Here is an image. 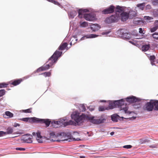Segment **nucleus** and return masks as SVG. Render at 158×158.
<instances>
[{"instance_id": "obj_23", "label": "nucleus", "mask_w": 158, "mask_h": 158, "mask_svg": "<svg viewBox=\"0 0 158 158\" xmlns=\"http://www.w3.org/2000/svg\"><path fill=\"white\" fill-rule=\"evenodd\" d=\"M77 13L75 10H73L69 13V18L73 19L77 15Z\"/></svg>"}, {"instance_id": "obj_40", "label": "nucleus", "mask_w": 158, "mask_h": 158, "mask_svg": "<svg viewBox=\"0 0 158 158\" xmlns=\"http://www.w3.org/2000/svg\"><path fill=\"white\" fill-rule=\"evenodd\" d=\"M121 32L122 33V36L125 39V37H126L128 35H129V33H124L122 32L121 31Z\"/></svg>"}, {"instance_id": "obj_13", "label": "nucleus", "mask_w": 158, "mask_h": 158, "mask_svg": "<svg viewBox=\"0 0 158 158\" xmlns=\"http://www.w3.org/2000/svg\"><path fill=\"white\" fill-rule=\"evenodd\" d=\"M115 9V7L113 5H110L109 7L104 10L102 11L103 14H106L113 13Z\"/></svg>"}, {"instance_id": "obj_32", "label": "nucleus", "mask_w": 158, "mask_h": 158, "mask_svg": "<svg viewBox=\"0 0 158 158\" xmlns=\"http://www.w3.org/2000/svg\"><path fill=\"white\" fill-rule=\"evenodd\" d=\"M154 110L158 111V101L154 100Z\"/></svg>"}, {"instance_id": "obj_12", "label": "nucleus", "mask_w": 158, "mask_h": 158, "mask_svg": "<svg viewBox=\"0 0 158 158\" xmlns=\"http://www.w3.org/2000/svg\"><path fill=\"white\" fill-rule=\"evenodd\" d=\"M36 140L39 143H43L48 139H47V137L42 136L40 135V132H38L36 133Z\"/></svg>"}, {"instance_id": "obj_3", "label": "nucleus", "mask_w": 158, "mask_h": 158, "mask_svg": "<svg viewBox=\"0 0 158 158\" xmlns=\"http://www.w3.org/2000/svg\"><path fill=\"white\" fill-rule=\"evenodd\" d=\"M128 8L123 6H118L116 8L115 12L120 13V19L122 22H124L129 19L128 12Z\"/></svg>"}, {"instance_id": "obj_59", "label": "nucleus", "mask_w": 158, "mask_h": 158, "mask_svg": "<svg viewBox=\"0 0 158 158\" xmlns=\"http://www.w3.org/2000/svg\"><path fill=\"white\" fill-rule=\"evenodd\" d=\"M74 42H75V43H76V42H77V39H76V38L75 39V40H74Z\"/></svg>"}, {"instance_id": "obj_38", "label": "nucleus", "mask_w": 158, "mask_h": 158, "mask_svg": "<svg viewBox=\"0 0 158 158\" xmlns=\"http://www.w3.org/2000/svg\"><path fill=\"white\" fill-rule=\"evenodd\" d=\"M158 29V28L157 27V26L156 27L155 26L154 27H153L151 28L150 29V31L151 32H153L156 31L157 29Z\"/></svg>"}, {"instance_id": "obj_56", "label": "nucleus", "mask_w": 158, "mask_h": 158, "mask_svg": "<svg viewBox=\"0 0 158 158\" xmlns=\"http://www.w3.org/2000/svg\"><path fill=\"white\" fill-rule=\"evenodd\" d=\"M48 1L53 3L54 0H47Z\"/></svg>"}, {"instance_id": "obj_39", "label": "nucleus", "mask_w": 158, "mask_h": 158, "mask_svg": "<svg viewBox=\"0 0 158 158\" xmlns=\"http://www.w3.org/2000/svg\"><path fill=\"white\" fill-rule=\"evenodd\" d=\"M64 120H63V121H56L54 122V123L55 124L59 125H60L61 124L63 123L64 121Z\"/></svg>"}, {"instance_id": "obj_4", "label": "nucleus", "mask_w": 158, "mask_h": 158, "mask_svg": "<svg viewBox=\"0 0 158 158\" xmlns=\"http://www.w3.org/2000/svg\"><path fill=\"white\" fill-rule=\"evenodd\" d=\"M20 120L24 122H40L42 123L45 124L47 127H48L49 125L51 122V121L48 119L38 118L35 117L23 118H21Z\"/></svg>"}, {"instance_id": "obj_37", "label": "nucleus", "mask_w": 158, "mask_h": 158, "mask_svg": "<svg viewBox=\"0 0 158 158\" xmlns=\"http://www.w3.org/2000/svg\"><path fill=\"white\" fill-rule=\"evenodd\" d=\"M5 93V90L4 89L0 90V97L4 95Z\"/></svg>"}, {"instance_id": "obj_62", "label": "nucleus", "mask_w": 158, "mask_h": 158, "mask_svg": "<svg viewBox=\"0 0 158 158\" xmlns=\"http://www.w3.org/2000/svg\"><path fill=\"white\" fill-rule=\"evenodd\" d=\"M129 42L132 44H134L133 42L132 41H129Z\"/></svg>"}, {"instance_id": "obj_19", "label": "nucleus", "mask_w": 158, "mask_h": 158, "mask_svg": "<svg viewBox=\"0 0 158 158\" xmlns=\"http://www.w3.org/2000/svg\"><path fill=\"white\" fill-rule=\"evenodd\" d=\"M88 22L82 20H80L79 22V27L80 28H86L89 26Z\"/></svg>"}, {"instance_id": "obj_6", "label": "nucleus", "mask_w": 158, "mask_h": 158, "mask_svg": "<svg viewBox=\"0 0 158 158\" xmlns=\"http://www.w3.org/2000/svg\"><path fill=\"white\" fill-rule=\"evenodd\" d=\"M125 99H122L120 100L114 101H109L108 108L109 109H112L117 107L120 108V107L123 105Z\"/></svg>"}, {"instance_id": "obj_8", "label": "nucleus", "mask_w": 158, "mask_h": 158, "mask_svg": "<svg viewBox=\"0 0 158 158\" xmlns=\"http://www.w3.org/2000/svg\"><path fill=\"white\" fill-rule=\"evenodd\" d=\"M115 15H112L110 17L107 18L105 19L106 23H117L120 19L119 15L115 12Z\"/></svg>"}, {"instance_id": "obj_42", "label": "nucleus", "mask_w": 158, "mask_h": 158, "mask_svg": "<svg viewBox=\"0 0 158 158\" xmlns=\"http://www.w3.org/2000/svg\"><path fill=\"white\" fill-rule=\"evenodd\" d=\"M123 147L124 148L129 149L131 148L132 147V146L131 145H127L124 146Z\"/></svg>"}, {"instance_id": "obj_54", "label": "nucleus", "mask_w": 158, "mask_h": 158, "mask_svg": "<svg viewBox=\"0 0 158 158\" xmlns=\"http://www.w3.org/2000/svg\"><path fill=\"white\" fill-rule=\"evenodd\" d=\"M146 8L148 9H150L151 8V6L149 5H147L146 6Z\"/></svg>"}, {"instance_id": "obj_1", "label": "nucleus", "mask_w": 158, "mask_h": 158, "mask_svg": "<svg viewBox=\"0 0 158 158\" xmlns=\"http://www.w3.org/2000/svg\"><path fill=\"white\" fill-rule=\"evenodd\" d=\"M62 53V52L56 50L49 59L48 61V64L44 65L38 69L34 73L44 71L50 68H52V66L56 62L58 58L61 56Z\"/></svg>"}, {"instance_id": "obj_17", "label": "nucleus", "mask_w": 158, "mask_h": 158, "mask_svg": "<svg viewBox=\"0 0 158 158\" xmlns=\"http://www.w3.org/2000/svg\"><path fill=\"white\" fill-rule=\"evenodd\" d=\"M123 118H124L123 117H120L117 114H114L111 116V120L113 122H117L118 119H119L120 120V118H122L123 119Z\"/></svg>"}, {"instance_id": "obj_58", "label": "nucleus", "mask_w": 158, "mask_h": 158, "mask_svg": "<svg viewBox=\"0 0 158 158\" xmlns=\"http://www.w3.org/2000/svg\"><path fill=\"white\" fill-rule=\"evenodd\" d=\"M74 139L75 140H80V139L79 138H77L76 139Z\"/></svg>"}, {"instance_id": "obj_60", "label": "nucleus", "mask_w": 158, "mask_h": 158, "mask_svg": "<svg viewBox=\"0 0 158 158\" xmlns=\"http://www.w3.org/2000/svg\"><path fill=\"white\" fill-rule=\"evenodd\" d=\"M114 132H112L111 133H110V134L111 135H113L114 134Z\"/></svg>"}, {"instance_id": "obj_15", "label": "nucleus", "mask_w": 158, "mask_h": 158, "mask_svg": "<svg viewBox=\"0 0 158 158\" xmlns=\"http://www.w3.org/2000/svg\"><path fill=\"white\" fill-rule=\"evenodd\" d=\"M124 99H125L124 102L126 100L127 102L130 103L136 102L138 100L137 98L133 96H130Z\"/></svg>"}, {"instance_id": "obj_29", "label": "nucleus", "mask_w": 158, "mask_h": 158, "mask_svg": "<svg viewBox=\"0 0 158 158\" xmlns=\"http://www.w3.org/2000/svg\"><path fill=\"white\" fill-rule=\"evenodd\" d=\"M144 19L148 22H150L153 19V18L148 16H145Z\"/></svg>"}, {"instance_id": "obj_18", "label": "nucleus", "mask_w": 158, "mask_h": 158, "mask_svg": "<svg viewBox=\"0 0 158 158\" xmlns=\"http://www.w3.org/2000/svg\"><path fill=\"white\" fill-rule=\"evenodd\" d=\"M128 8V16L129 19H131L133 18L134 17L136 16V13L135 11L132 10L130 9L129 8Z\"/></svg>"}, {"instance_id": "obj_27", "label": "nucleus", "mask_w": 158, "mask_h": 158, "mask_svg": "<svg viewBox=\"0 0 158 158\" xmlns=\"http://www.w3.org/2000/svg\"><path fill=\"white\" fill-rule=\"evenodd\" d=\"M13 128L11 127H9L7 129L6 131L5 132L6 135L11 134L13 132Z\"/></svg>"}, {"instance_id": "obj_26", "label": "nucleus", "mask_w": 158, "mask_h": 158, "mask_svg": "<svg viewBox=\"0 0 158 158\" xmlns=\"http://www.w3.org/2000/svg\"><path fill=\"white\" fill-rule=\"evenodd\" d=\"M156 58L155 56H149V59L151 61V63L152 65H155L154 62H155V60Z\"/></svg>"}, {"instance_id": "obj_49", "label": "nucleus", "mask_w": 158, "mask_h": 158, "mask_svg": "<svg viewBox=\"0 0 158 158\" xmlns=\"http://www.w3.org/2000/svg\"><path fill=\"white\" fill-rule=\"evenodd\" d=\"M150 148H158V146L157 145H151L150 146Z\"/></svg>"}, {"instance_id": "obj_33", "label": "nucleus", "mask_w": 158, "mask_h": 158, "mask_svg": "<svg viewBox=\"0 0 158 158\" xmlns=\"http://www.w3.org/2000/svg\"><path fill=\"white\" fill-rule=\"evenodd\" d=\"M8 85V84L5 82L0 83V88L6 87Z\"/></svg>"}, {"instance_id": "obj_35", "label": "nucleus", "mask_w": 158, "mask_h": 158, "mask_svg": "<svg viewBox=\"0 0 158 158\" xmlns=\"http://www.w3.org/2000/svg\"><path fill=\"white\" fill-rule=\"evenodd\" d=\"M153 38L156 40H158V32H155L152 34Z\"/></svg>"}, {"instance_id": "obj_45", "label": "nucleus", "mask_w": 158, "mask_h": 158, "mask_svg": "<svg viewBox=\"0 0 158 158\" xmlns=\"http://www.w3.org/2000/svg\"><path fill=\"white\" fill-rule=\"evenodd\" d=\"M53 3H54L55 4L59 6H60V4L57 1H55L54 0Z\"/></svg>"}, {"instance_id": "obj_36", "label": "nucleus", "mask_w": 158, "mask_h": 158, "mask_svg": "<svg viewBox=\"0 0 158 158\" xmlns=\"http://www.w3.org/2000/svg\"><path fill=\"white\" fill-rule=\"evenodd\" d=\"M109 108L108 107L106 108L104 106H101L99 107V110L100 111H103L105 110H108Z\"/></svg>"}, {"instance_id": "obj_14", "label": "nucleus", "mask_w": 158, "mask_h": 158, "mask_svg": "<svg viewBox=\"0 0 158 158\" xmlns=\"http://www.w3.org/2000/svg\"><path fill=\"white\" fill-rule=\"evenodd\" d=\"M30 77V76H27L23 77V79H19L15 80L13 82L10 81L9 82V83L10 84L13 85L15 86L21 83V82L23 80H24L25 79H27L29 78Z\"/></svg>"}, {"instance_id": "obj_2", "label": "nucleus", "mask_w": 158, "mask_h": 158, "mask_svg": "<svg viewBox=\"0 0 158 158\" xmlns=\"http://www.w3.org/2000/svg\"><path fill=\"white\" fill-rule=\"evenodd\" d=\"M71 117L78 125H81L85 121H89L91 122V116L81 114L77 111L73 112L71 114Z\"/></svg>"}, {"instance_id": "obj_48", "label": "nucleus", "mask_w": 158, "mask_h": 158, "mask_svg": "<svg viewBox=\"0 0 158 158\" xmlns=\"http://www.w3.org/2000/svg\"><path fill=\"white\" fill-rule=\"evenodd\" d=\"M154 26H155L156 27L157 26V27L158 28V21L157 20L156 21L154 24Z\"/></svg>"}, {"instance_id": "obj_7", "label": "nucleus", "mask_w": 158, "mask_h": 158, "mask_svg": "<svg viewBox=\"0 0 158 158\" xmlns=\"http://www.w3.org/2000/svg\"><path fill=\"white\" fill-rule=\"evenodd\" d=\"M107 116L102 115L99 118L96 117L91 116V122L94 124H99L105 122L107 119Z\"/></svg>"}, {"instance_id": "obj_61", "label": "nucleus", "mask_w": 158, "mask_h": 158, "mask_svg": "<svg viewBox=\"0 0 158 158\" xmlns=\"http://www.w3.org/2000/svg\"><path fill=\"white\" fill-rule=\"evenodd\" d=\"M135 36L136 37H135V38L136 39H140V38H138L137 37V35H135Z\"/></svg>"}, {"instance_id": "obj_46", "label": "nucleus", "mask_w": 158, "mask_h": 158, "mask_svg": "<svg viewBox=\"0 0 158 158\" xmlns=\"http://www.w3.org/2000/svg\"><path fill=\"white\" fill-rule=\"evenodd\" d=\"M109 32H103L101 33V34L102 35H106L109 34Z\"/></svg>"}, {"instance_id": "obj_31", "label": "nucleus", "mask_w": 158, "mask_h": 158, "mask_svg": "<svg viewBox=\"0 0 158 158\" xmlns=\"http://www.w3.org/2000/svg\"><path fill=\"white\" fill-rule=\"evenodd\" d=\"M31 108L26 110H20L19 112H24L25 113H31Z\"/></svg>"}, {"instance_id": "obj_50", "label": "nucleus", "mask_w": 158, "mask_h": 158, "mask_svg": "<svg viewBox=\"0 0 158 158\" xmlns=\"http://www.w3.org/2000/svg\"><path fill=\"white\" fill-rule=\"evenodd\" d=\"M73 122L72 121L70 120V121H69L68 122V125L72 124H73Z\"/></svg>"}, {"instance_id": "obj_5", "label": "nucleus", "mask_w": 158, "mask_h": 158, "mask_svg": "<svg viewBox=\"0 0 158 158\" xmlns=\"http://www.w3.org/2000/svg\"><path fill=\"white\" fill-rule=\"evenodd\" d=\"M64 133H61L60 134L56 135L54 132H51L50 134V136L49 138H47L48 139L47 140H50L51 142H60L66 140L64 136Z\"/></svg>"}, {"instance_id": "obj_28", "label": "nucleus", "mask_w": 158, "mask_h": 158, "mask_svg": "<svg viewBox=\"0 0 158 158\" xmlns=\"http://www.w3.org/2000/svg\"><path fill=\"white\" fill-rule=\"evenodd\" d=\"M128 108L127 107L123 108V109H120L122 113H124L126 114H129L130 113L129 111L128 110Z\"/></svg>"}, {"instance_id": "obj_22", "label": "nucleus", "mask_w": 158, "mask_h": 158, "mask_svg": "<svg viewBox=\"0 0 158 158\" xmlns=\"http://www.w3.org/2000/svg\"><path fill=\"white\" fill-rule=\"evenodd\" d=\"M68 45V43L66 42L62 43L59 48V50H63L66 49L67 50H68L69 48L67 47Z\"/></svg>"}, {"instance_id": "obj_9", "label": "nucleus", "mask_w": 158, "mask_h": 158, "mask_svg": "<svg viewBox=\"0 0 158 158\" xmlns=\"http://www.w3.org/2000/svg\"><path fill=\"white\" fill-rule=\"evenodd\" d=\"M94 11L93 9L90 8H82L78 10V17L80 18H82L85 13L87 12H92Z\"/></svg>"}, {"instance_id": "obj_47", "label": "nucleus", "mask_w": 158, "mask_h": 158, "mask_svg": "<svg viewBox=\"0 0 158 158\" xmlns=\"http://www.w3.org/2000/svg\"><path fill=\"white\" fill-rule=\"evenodd\" d=\"M139 32L140 34H144V33L143 32V30L141 28H140L139 29Z\"/></svg>"}, {"instance_id": "obj_20", "label": "nucleus", "mask_w": 158, "mask_h": 158, "mask_svg": "<svg viewBox=\"0 0 158 158\" xmlns=\"http://www.w3.org/2000/svg\"><path fill=\"white\" fill-rule=\"evenodd\" d=\"M32 136L30 135H29L28 136L27 135L23 138L24 141L28 143H31L32 142Z\"/></svg>"}, {"instance_id": "obj_53", "label": "nucleus", "mask_w": 158, "mask_h": 158, "mask_svg": "<svg viewBox=\"0 0 158 158\" xmlns=\"http://www.w3.org/2000/svg\"><path fill=\"white\" fill-rule=\"evenodd\" d=\"M19 126V124H18V123H16V124H15V125H14V126L15 127H17V126Z\"/></svg>"}, {"instance_id": "obj_11", "label": "nucleus", "mask_w": 158, "mask_h": 158, "mask_svg": "<svg viewBox=\"0 0 158 158\" xmlns=\"http://www.w3.org/2000/svg\"><path fill=\"white\" fill-rule=\"evenodd\" d=\"M83 17L86 20L89 21H93L96 19L95 15L92 12L84 14Z\"/></svg>"}, {"instance_id": "obj_64", "label": "nucleus", "mask_w": 158, "mask_h": 158, "mask_svg": "<svg viewBox=\"0 0 158 158\" xmlns=\"http://www.w3.org/2000/svg\"><path fill=\"white\" fill-rule=\"evenodd\" d=\"M106 102V101H104V100H102V101H101V102Z\"/></svg>"}, {"instance_id": "obj_52", "label": "nucleus", "mask_w": 158, "mask_h": 158, "mask_svg": "<svg viewBox=\"0 0 158 158\" xmlns=\"http://www.w3.org/2000/svg\"><path fill=\"white\" fill-rule=\"evenodd\" d=\"M75 44V42H73V40H72V41H71V42H70V45H72L73 44Z\"/></svg>"}, {"instance_id": "obj_41", "label": "nucleus", "mask_w": 158, "mask_h": 158, "mask_svg": "<svg viewBox=\"0 0 158 158\" xmlns=\"http://www.w3.org/2000/svg\"><path fill=\"white\" fill-rule=\"evenodd\" d=\"M5 132L3 131H0V137L5 135Z\"/></svg>"}, {"instance_id": "obj_44", "label": "nucleus", "mask_w": 158, "mask_h": 158, "mask_svg": "<svg viewBox=\"0 0 158 158\" xmlns=\"http://www.w3.org/2000/svg\"><path fill=\"white\" fill-rule=\"evenodd\" d=\"M131 38V36L129 34V35H127V36L126 37H125V39L129 40Z\"/></svg>"}, {"instance_id": "obj_55", "label": "nucleus", "mask_w": 158, "mask_h": 158, "mask_svg": "<svg viewBox=\"0 0 158 158\" xmlns=\"http://www.w3.org/2000/svg\"><path fill=\"white\" fill-rule=\"evenodd\" d=\"M82 111H85V107L84 106H82Z\"/></svg>"}, {"instance_id": "obj_21", "label": "nucleus", "mask_w": 158, "mask_h": 158, "mask_svg": "<svg viewBox=\"0 0 158 158\" xmlns=\"http://www.w3.org/2000/svg\"><path fill=\"white\" fill-rule=\"evenodd\" d=\"M90 29L94 31L99 30L100 28V26L98 24H93L90 26Z\"/></svg>"}, {"instance_id": "obj_43", "label": "nucleus", "mask_w": 158, "mask_h": 158, "mask_svg": "<svg viewBox=\"0 0 158 158\" xmlns=\"http://www.w3.org/2000/svg\"><path fill=\"white\" fill-rule=\"evenodd\" d=\"M16 149L17 150H21V151H24L25 150V149L23 148H16Z\"/></svg>"}, {"instance_id": "obj_24", "label": "nucleus", "mask_w": 158, "mask_h": 158, "mask_svg": "<svg viewBox=\"0 0 158 158\" xmlns=\"http://www.w3.org/2000/svg\"><path fill=\"white\" fill-rule=\"evenodd\" d=\"M13 114L9 111H6L5 112V114L4 116L5 118H11L13 117Z\"/></svg>"}, {"instance_id": "obj_30", "label": "nucleus", "mask_w": 158, "mask_h": 158, "mask_svg": "<svg viewBox=\"0 0 158 158\" xmlns=\"http://www.w3.org/2000/svg\"><path fill=\"white\" fill-rule=\"evenodd\" d=\"M145 4L144 3H142L138 4L137 5V6L141 9V10H143Z\"/></svg>"}, {"instance_id": "obj_51", "label": "nucleus", "mask_w": 158, "mask_h": 158, "mask_svg": "<svg viewBox=\"0 0 158 158\" xmlns=\"http://www.w3.org/2000/svg\"><path fill=\"white\" fill-rule=\"evenodd\" d=\"M76 39V37L75 36H73L72 38L71 39H70V40L71 41H72V40H73V42H74V40H75V39Z\"/></svg>"}, {"instance_id": "obj_16", "label": "nucleus", "mask_w": 158, "mask_h": 158, "mask_svg": "<svg viewBox=\"0 0 158 158\" xmlns=\"http://www.w3.org/2000/svg\"><path fill=\"white\" fill-rule=\"evenodd\" d=\"M99 35H98L94 34H88L85 35L84 36L82 37L80 40H84L86 39H92L96 38L98 37Z\"/></svg>"}, {"instance_id": "obj_10", "label": "nucleus", "mask_w": 158, "mask_h": 158, "mask_svg": "<svg viewBox=\"0 0 158 158\" xmlns=\"http://www.w3.org/2000/svg\"><path fill=\"white\" fill-rule=\"evenodd\" d=\"M154 100H151L146 103L143 106V109L147 111H151L153 110L154 107Z\"/></svg>"}, {"instance_id": "obj_34", "label": "nucleus", "mask_w": 158, "mask_h": 158, "mask_svg": "<svg viewBox=\"0 0 158 158\" xmlns=\"http://www.w3.org/2000/svg\"><path fill=\"white\" fill-rule=\"evenodd\" d=\"M41 75H43L45 77H49L51 75V73L50 72H45L42 73Z\"/></svg>"}, {"instance_id": "obj_57", "label": "nucleus", "mask_w": 158, "mask_h": 158, "mask_svg": "<svg viewBox=\"0 0 158 158\" xmlns=\"http://www.w3.org/2000/svg\"><path fill=\"white\" fill-rule=\"evenodd\" d=\"M32 134L33 136H35L36 135V133L35 132H33L32 133Z\"/></svg>"}, {"instance_id": "obj_63", "label": "nucleus", "mask_w": 158, "mask_h": 158, "mask_svg": "<svg viewBox=\"0 0 158 158\" xmlns=\"http://www.w3.org/2000/svg\"><path fill=\"white\" fill-rule=\"evenodd\" d=\"M80 158H85V156H81Z\"/></svg>"}, {"instance_id": "obj_25", "label": "nucleus", "mask_w": 158, "mask_h": 158, "mask_svg": "<svg viewBox=\"0 0 158 158\" xmlns=\"http://www.w3.org/2000/svg\"><path fill=\"white\" fill-rule=\"evenodd\" d=\"M150 48V45L149 44H146L143 45L142 47V50L143 51H146L148 50Z\"/></svg>"}]
</instances>
